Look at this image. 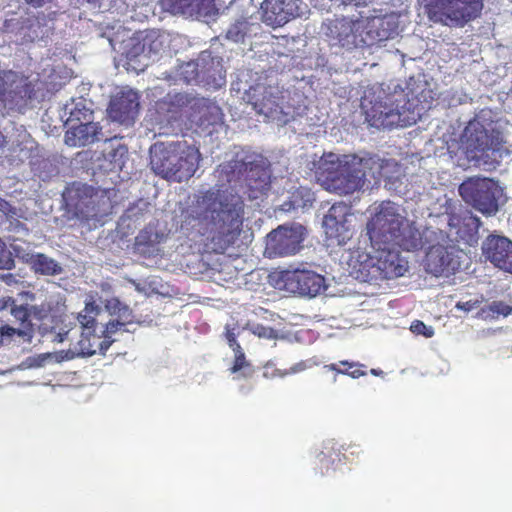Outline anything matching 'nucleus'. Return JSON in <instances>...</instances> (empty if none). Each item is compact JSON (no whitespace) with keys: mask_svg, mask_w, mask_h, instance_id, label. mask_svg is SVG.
Listing matches in <instances>:
<instances>
[{"mask_svg":"<svg viewBox=\"0 0 512 512\" xmlns=\"http://www.w3.org/2000/svg\"><path fill=\"white\" fill-rule=\"evenodd\" d=\"M308 166L318 182L328 191L339 195L363 188L368 176L376 182L384 179L385 188L399 195L407 193L405 175L395 160H383L376 155L325 153L313 155Z\"/></svg>","mask_w":512,"mask_h":512,"instance_id":"f257e3e1","label":"nucleus"},{"mask_svg":"<svg viewBox=\"0 0 512 512\" xmlns=\"http://www.w3.org/2000/svg\"><path fill=\"white\" fill-rule=\"evenodd\" d=\"M244 220L242 197L232 190L210 189L193 196L181 210L180 229L192 239L202 237L223 251L235 242Z\"/></svg>","mask_w":512,"mask_h":512,"instance_id":"f03ea898","label":"nucleus"},{"mask_svg":"<svg viewBox=\"0 0 512 512\" xmlns=\"http://www.w3.org/2000/svg\"><path fill=\"white\" fill-rule=\"evenodd\" d=\"M431 91L413 77L405 88L395 82L374 85L364 92L361 108L377 129L411 126L431 107Z\"/></svg>","mask_w":512,"mask_h":512,"instance_id":"7ed1b4c3","label":"nucleus"},{"mask_svg":"<svg viewBox=\"0 0 512 512\" xmlns=\"http://www.w3.org/2000/svg\"><path fill=\"white\" fill-rule=\"evenodd\" d=\"M367 234L372 247L397 245L404 251L414 252L423 249L425 239L435 238L439 232L432 227L420 230L414 220L408 219L404 207L393 201H382L371 209Z\"/></svg>","mask_w":512,"mask_h":512,"instance_id":"20e7f679","label":"nucleus"},{"mask_svg":"<svg viewBox=\"0 0 512 512\" xmlns=\"http://www.w3.org/2000/svg\"><path fill=\"white\" fill-rule=\"evenodd\" d=\"M232 90L242 93V100L251 104L256 113L279 126L286 125L302 112L300 105L295 106L286 101L289 99L288 92L282 91L271 81L268 82L267 78L263 79L251 70H243L237 74Z\"/></svg>","mask_w":512,"mask_h":512,"instance_id":"39448f33","label":"nucleus"},{"mask_svg":"<svg viewBox=\"0 0 512 512\" xmlns=\"http://www.w3.org/2000/svg\"><path fill=\"white\" fill-rule=\"evenodd\" d=\"M384 244L372 247V253L353 252L349 256V274L360 282H376L402 277L409 269L408 260L395 248Z\"/></svg>","mask_w":512,"mask_h":512,"instance_id":"423d86ee","label":"nucleus"},{"mask_svg":"<svg viewBox=\"0 0 512 512\" xmlns=\"http://www.w3.org/2000/svg\"><path fill=\"white\" fill-rule=\"evenodd\" d=\"M199 149L186 141L156 142L150 148L152 171L163 179L182 182L198 169Z\"/></svg>","mask_w":512,"mask_h":512,"instance_id":"0eeeda50","label":"nucleus"},{"mask_svg":"<svg viewBox=\"0 0 512 512\" xmlns=\"http://www.w3.org/2000/svg\"><path fill=\"white\" fill-rule=\"evenodd\" d=\"M459 150L469 161L497 160L512 153V145L507 144L497 125L482 124L478 119L471 120L461 137Z\"/></svg>","mask_w":512,"mask_h":512,"instance_id":"6e6552de","label":"nucleus"},{"mask_svg":"<svg viewBox=\"0 0 512 512\" xmlns=\"http://www.w3.org/2000/svg\"><path fill=\"white\" fill-rule=\"evenodd\" d=\"M435 230L439 235L423 242V248H428L425 270L435 277H449L460 268L463 253L456 246L448 244L447 236L441 229Z\"/></svg>","mask_w":512,"mask_h":512,"instance_id":"1a4fd4ad","label":"nucleus"},{"mask_svg":"<svg viewBox=\"0 0 512 512\" xmlns=\"http://www.w3.org/2000/svg\"><path fill=\"white\" fill-rule=\"evenodd\" d=\"M321 34L332 48L349 51L367 46L363 17L327 19L322 23Z\"/></svg>","mask_w":512,"mask_h":512,"instance_id":"9d476101","label":"nucleus"},{"mask_svg":"<svg viewBox=\"0 0 512 512\" xmlns=\"http://www.w3.org/2000/svg\"><path fill=\"white\" fill-rule=\"evenodd\" d=\"M458 190L467 204L487 216L497 213L503 197V188L490 178H468L461 183Z\"/></svg>","mask_w":512,"mask_h":512,"instance_id":"9b49d317","label":"nucleus"},{"mask_svg":"<svg viewBox=\"0 0 512 512\" xmlns=\"http://www.w3.org/2000/svg\"><path fill=\"white\" fill-rule=\"evenodd\" d=\"M428 15L434 22L447 26H463L476 18L482 8V0H423Z\"/></svg>","mask_w":512,"mask_h":512,"instance_id":"f8f14e48","label":"nucleus"},{"mask_svg":"<svg viewBox=\"0 0 512 512\" xmlns=\"http://www.w3.org/2000/svg\"><path fill=\"white\" fill-rule=\"evenodd\" d=\"M180 81L186 84H203L213 89L225 84V71L219 58L209 51H202L196 61L182 64L177 72Z\"/></svg>","mask_w":512,"mask_h":512,"instance_id":"ddd939ff","label":"nucleus"},{"mask_svg":"<svg viewBox=\"0 0 512 512\" xmlns=\"http://www.w3.org/2000/svg\"><path fill=\"white\" fill-rule=\"evenodd\" d=\"M34 93L32 82L14 71H0V112L3 109L21 112Z\"/></svg>","mask_w":512,"mask_h":512,"instance_id":"4468645a","label":"nucleus"},{"mask_svg":"<svg viewBox=\"0 0 512 512\" xmlns=\"http://www.w3.org/2000/svg\"><path fill=\"white\" fill-rule=\"evenodd\" d=\"M100 313V307L96 304L93 296H88L85 300L84 309L78 313L77 321L81 325L79 328V338L70 344L67 350L56 352L54 357L57 362L70 361L75 358H86L96 354V350H88V332H91L97 315Z\"/></svg>","mask_w":512,"mask_h":512,"instance_id":"2eb2a0df","label":"nucleus"},{"mask_svg":"<svg viewBox=\"0 0 512 512\" xmlns=\"http://www.w3.org/2000/svg\"><path fill=\"white\" fill-rule=\"evenodd\" d=\"M305 228L301 224L279 226L267 236L265 255L269 258L296 254L304 240Z\"/></svg>","mask_w":512,"mask_h":512,"instance_id":"dca6fc26","label":"nucleus"},{"mask_svg":"<svg viewBox=\"0 0 512 512\" xmlns=\"http://www.w3.org/2000/svg\"><path fill=\"white\" fill-rule=\"evenodd\" d=\"M128 33L123 31V35H121L118 31L113 37L109 38L110 45L114 51L120 53L124 58L123 66L128 71H144L148 66V56L145 53L142 33L125 38V34Z\"/></svg>","mask_w":512,"mask_h":512,"instance_id":"f3484780","label":"nucleus"},{"mask_svg":"<svg viewBox=\"0 0 512 512\" xmlns=\"http://www.w3.org/2000/svg\"><path fill=\"white\" fill-rule=\"evenodd\" d=\"M353 214L346 204H334L323 219V228L328 239L344 245L353 236Z\"/></svg>","mask_w":512,"mask_h":512,"instance_id":"a211bd4d","label":"nucleus"},{"mask_svg":"<svg viewBox=\"0 0 512 512\" xmlns=\"http://www.w3.org/2000/svg\"><path fill=\"white\" fill-rule=\"evenodd\" d=\"M261 9L264 23L280 27L291 19L304 15L307 6L302 0H264Z\"/></svg>","mask_w":512,"mask_h":512,"instance_id":"6ab92c4d","label":"nucleus"},{"mask_svg":"<svg viewBox=\"0 0 512 512\" xmlns=\"http://www.w3.org/2000/svg\"><path fill=\"white\" fill-rule=\"evenodd\" d=\"M281 281L288 292L302 296L315 297L327 288L324 277L309 270L284 271Z\"/></svg>","mask_w":512,"mask_h":512,"instance_id":"aec40b11","label":"nucleus"},{"mask_svg":"<svg viewBox=\"0 0 512 512\" xmlns=\"http://www.w3.org/2000/svg\"><path fill=\"white\" fill-rule=\"evenodd\" d=\"M139 108V95L131 88H121L111 99L108 108L109 117L120 124L131 125Z\"/></svg>","mask_w":512,"mask_h":512,"instance_id":"412c9836","label":"nucleus"},{"mask_svg":"<svg viewBox=\"0 0 512 512\" xmlns=\"http://www.w3.org/2000/svg\"><path fill=\"white\" fill-rule=\"evenodd\" d=\"M367 46L393 39L400 33L399 15L391 13L384 16L363 17Z\"/></svg>","mask_w":512,"mask_h":512,"instance_id":"4be33fe9","label":"nucleus"},{"mask_svg":"<svg viewBox=\"0 0 512 512\" xmlns=\"http://www.w3.org/2000/svg\"><path fill=\"white\" fill-rule=\"evenodd\" d=\"M160 6L171 14L205 22L215 14L214 0H160Z\"/></svg>","mask_w":512,"mask_h":512,"instance_id":"5701e85b","label":"nucleus"},{"mask_svg":"<svg viewBox=\"0 0 512 512\" xmlns=\"http://www.w3.org/2000/svg\"><path fill=\"white\" fill-rule=\"evenodd\" d=\"M483 255L496 267L512 273V242L503 236L490 235L483 242Z\"/></svg>","mask_w":512,"mask_h":512,"instance_id":"b1692460","label":"nucleus"},{"mask_svg":"<svg viewBox=\"0 0 512 512\" xmlns=\"http://www.w3.org/2000/svg\"><path fill=\"white\" fill-rule=\"evenodd\" d=\"M65 133V143L71 147H82L100 140L102 128L93 118L88 121L69 124Z\"/></svg>","mask_w":512,"mask_h":512,"instance_id":"393cba45","label":"nucleus"},{"mask_svg":"<svg viewBox=\"0 0 512 512\" xmlns=\"http://www.w3.org/2000/svg\"><path fill=\"white\" fill-rule=\"evenodd\" d=\"M10 146L6 148L5 137L0 133V156L8 158L11 163L23 162L28 159L34 147V142L24 129L17 130V139H10Z\"/></svg>","mask_w":512,"mask_h":512,"instance_id":"a878e982","label":"nucleus"},{"mask_svg":"<svg viewBox=\"0 0 512 512\" xmlns=\"http://www.w3.org/2000/svg\"><path fill=\"white\" fill-rule=\"evenodd\" d=\"M51 29L52 27L44 14L29 16L21 21L17 35L22 44L31 43L47 38Z\"/></svg>","mask_w":512,"mask_h":512,"instance_id":"bb28decb","label":"nucleus"},{"mask_svg":"<svg viewBox=\"0 0 512 512\" xmlns=\"http://www.w3.org/2000/svg\"><path fill=\"white\" fill-rule=\"evenodd\" d=\"M192 108L195 109L193 121L200 127L207 129L210 126L221 125L223 122V113L221 108L213 101L206 98H196L193 100Z\"/></svg>","mask_w":512,"mask_h":512,"instance_id":"cd10ccee","label":"nucleus"},{"mask_svg":"<svg viewBox=\"0 0 512 512\" xmlns=\"http://www.w3.org/2000/svg\"><path fill=\"white\" fill-rule=\"evenodd\" d=\"M18 257L29 265L35 273L43 276H56L63 272L62 265L54 258L38 252H18Z\"/></svg>","mask_w":512,"mask_h":512,"instance_id":"c85d7f7f","label":"nucleus"},{"mask_svg":"<svg viewBox=\"0 0 512 512\" xmlns=\"http://www.w3.org/2000/svg\"><path fill=\"white\" fill-rule=\"evenodd\" d=\"M193 100L194 99H190L189 96L184 93H169L162 101L156 104V112L160 115L159 123L167 122L171 124L177 122L179 118V108L187 104H191L192 106Z\"/></svg>","mask_w":512,"mask_h":512,"instance_id":"c756f323","label":"nucleus"},{"mask_svg":"<svg viewBox=\"0 0 512 512\" xmlns=\"http://www.w3.org/2000/svg\"><path fill=\"white\" fill-rule=\"evenodd\" d=\"M237 334L234 329L226 327L225 338L228 342L229 347L234 353L233 365L230 368V372L236 374L235 378H250L254 374L255 370L252 364L246 359L245 353L239 343L236 341Z\"/></svg>","mask_w":512,"mask_h":512,"instance_id":"7c9ffc66","label":"nucleus"},{"mask_svg":"<svg viewBox=\"0 0 512 512\" xmlns=\"http://www.w3.org/2000/svg\"><path fill=\"white\" fill-rule=\"evenodd\" d=\"M92 118L93 111L83 98L71 99L64 105L61 112V119L64 120L66 126L85 122Z\"/></svg>","mask_w":512,"mask_h":512,"instance_id":"2f4dec72","label":"nucleus"},{"mask_svg":"<svg viewBox=\"0 0 512 512\" xmlns=\"http://www.w3.org/2000/svg\"><path fill=\"white\" fill-rule=\"evenodd\" d=\"M246 184L249 190V198L257 199L269 189L270 174L266 169L253 166L246 177Z\"/></svg>","mask_w":512,"mask_h":512,"instance_id":"473e14b6","label":"nucleus"},{"mask_svg":"<svg viewBox=\"0 0 512 512\" xmlns=\"http://www.w3.org/2000/svg\"><path fill=\"white\" fill-rule=\"evenodd\" d=\"M78 334L79 328L73 321L67 319H62L59 323L52 326L49 331L42 332L43 336H46L51 342L58 344L65 341L72 343Z\"/></svg>","mask_w":512,"mask_h":512,"instance_id":"72a5a7b5","label":"nucleus"},{"mask_svg":"<svg viewBox=\"0 0 512 512\" xmlns=\"http://www.w3.org/2000/svg\"><path fill=\"white\" fill-rule=\"evenodd\" d=\"M314 196L309 189L300 187L295 190L288 201H284L279 210L282 212H291L297 209H305L312 205Z\"/></svg>","mask_w":512,"mask_h":512,"instance_id":"f704fd0d","label":"nucleus"},{"mask_svg":"<svg viewBox=\"0 0 512 512\" xmlns=\"http://www.w3.org/2000/svg\"><path fill=\"white\" fill-rule=\"evenodd\" d=\"M143 42L145 44V53L148 56V64L150 61H154L158 55L164 50L165 36L156 32L151 31L142 34Z\"/></svg>","mask_w":512,"mask_h":512,"instance_id":"c9c22d12","label":"nucleus"},{"mask_svg":"<svg viewBox=\"0 0 512 512\" xmlns=\"http://www.w3.org/2000/svg\"><path fill=\"white\" fill-rule=\"evenodd\" d=\"M512 314V306L503 301H493L482 307L477 313V317L483 320H495L500 316L507 317Z\"/></svg>","mask_w":512,"mask_h":512,"instance_id":"e433bc0d","label":"nucleus"},{"mask_svg":"<svg viewBox=\"0 0 512 512\" xmlns=\"http://www.w3.org/2000/svg\"><path fill=\"white\" fill-rule=\"evenodd\" d=\"M252 28L253 25L249 24L246 19L237 20L228 28L226 37L235 43L243 42L245 37L253 31Z\"/></svg>","mask_w":512,"mask_h":512,"instance_id":"4c0bfd02","label":"nucleus"},{"mask_svg":"<svg viewBox=\"0 0 512 512\" xmlns=\"http://www.w3.org/2000/svg\"><path fill=\"white\" fill-rule=\"evenodd\" d=\"M105 308L111 316H116V319L132 322V310L129 306L120 302L119 299L111 298L107 300Z\"/></svg>","mask_w":512,"mask_h":512,"instance_id":"58836bf2","label":"nucleus"},{"mask_svg":"<svg viewBox=\"0 0 512 512\" xmlns=\"http://www.w3.org/2000/svg\"><path fill=\"white\" fill-rule=\"evenodd\" d=\"M88 350H96V354H105L108 348L113 343V339H109V337H105L104 334L96 333V329L93 326L91 332H88Z\"/></svg>","mask_w":512,"mask_h":512,"instance_id":"ea45409f","label":"nucleus"},{"mask_svg":"<svg viewBox=\"0 0 512 512\" xmlns=\"http://www.w3.org/2000/svg\"><path fill=\"white\" fill-rule=\"evenodd\" d=\"M319 365V362L315 358H310L307 360L300 361L293 366H291L288 370H284V372L279 373L280 377H286L287 375L297 374L303 372L307 369H310L314 366Z\"/></svg>","mask_w":512,"mask_h":512,"instance_id":"a19ab883","label":"nucleus"},{"mask_svg":"<svg viewBox=\"0 0 512 512\" xmlns=\"http://www.w3.org/2000/svg\"><path fill=\"white\" fill-rule=\"evenodd\" d=\"M17 335L20 338H27L28 340L31 339V330L30 329H16L13 327H10L8 325H4L0 327V344L3 342V338L5 337H13Z\"/></svg>","mask_w":512,"mask_h":512,"instance_id":"79ce46f5","label":"nucleus"},{"mask_svg":"<svg viewBox=\"0 0 512 512\" xmlns=\"http://www.w3.org/2000/svg\"><path fill=\"white\" fill-rule=\"evenodd\" d=\"M10 313L11 315L22 324L28 322L29 315V305H16L14 302L10 305Z\"/></svg>","mask_w":512,"mask_h":512,"instance_id":"37998d69","label":"nucleus"},{"mask_svg":"<svg viewBox=\"0 0 512 512\" xmlns=\"http://www.w3.org/2000/svg\"><path fill=\"white\" fill-rule=\"evenodd\" d=\"M14 267V260L11 252L8 251L4 243L0 240V270H10Z\"/></svg>","mask_w":512,"mask_h":512,"instance_id":"c03bdc74","label":"nucleus"},{"mask_svg":"<svg viewBox=\"0 0 512 512\" xmlns=\"http://www.w3.org/2000/svg\"><path fill=\"white\" fill-rule=\"evenodd\" d=\"M335 442L334 440H328L323 443V450L318 455L320 462H323L326 458L334 461L339 457V453L335 451Z\"/></svg>","mask_w":512,"mask_h":512,"instance_id":"a18cd8bd","label":"nucleus"},{"mask_svg":"<svg viewBox=\"0 0 512 512\" xmlns=\"http://www.w3.org/2000/svg\"><path fill=\"white\" fill-rule=\"evenodd\" d=\"M130 321H122L120 319L110 320L104 330H100V333L104 334L105 337H109L111 339V335L121 330L127 324H130Z\"/></svg>","mask_w":512,"mask_h":512,"instance_id":"49530a36","label":"nucleus"},{"mask_svg":"<svg viewBox=\"0 0 512 512\" xmlns=\"http://www.w3.org/2000/svg\"><path fill=\"white\" fill-rule=\"evenodd\" d=\"M410 330L416 335H423L426 338H430L434 335V329L431 326H426L422 321L416 320L411 326Z\"/></svg>","mask_w":512,"mask_h":512,"instance_id":"de8ad7c7","label":"nucleus"},{"mask_svg":"<svg viewBox=\"0 0 512 512\" xmlns=\"http://www.w3.org/2000/svg\"><path fill=\"white\" fill-rule=\"evenodd\" d=\"M251 332L258 336L259 338L264 339H273L275 338V331L270 327H265L260 324H253L250 327Z\"/></svg>","mask_w":512,"mask_h":512,"instance_id":"09e8293b","label":"nucleus"},{"mask_svg":"<svg viewBox=\"0 0 512 512\" xmlns=\"http://www.w3.org/2000/svg\"><path fill=\"white\" fill-rule=\"evenodd\" d=\"M83 193L84 195L86 196H89V201L88 202H85V201H79L77 203H75V208L81 212V213H84V207H88V205L90 203H93V196H92V193H93V188L92 187H89V186H86V185H82L81 188H77L76 190V193L80 196V193Z\"/></svg>","mask_w":512,"mask_h":512,"instance_id":"8fccbe9b","label":"nucleus"},{"mask_svg":"<svg viewBox=\"0 0 512 512\" xmlns=\"http://www.w3.org/2000/svg\"><path fill=\"white\" fill-rule=\"evenodd\" d=\"M126 154V147L119 145L117 148L113 149V152L110 154V161L113 162L115 166L121 167L123 165V158Z\"/></svg>","mask_w":512,"mask_h":512,"instance_id":"3c124183","label":"nucleus"},{"mask_svg":"<svg viewBox=\"0 0 512 512\" xmlns=\"http://www.w3.org/2000/svg\"><path fill=\"white\" fill-rule=\"evenodd\" d=\"M50 307L45 304L29 306V315L36 319H43L48 315Z\"/></svg>","mask_w":512,"mask_h":512,"instance_id":"603ef678","label":"nucleus"},{"mask_svg":"<svg viewBox=\"0 0 512 512\" xmlns=\"http://www.w3.org/2000/svg\"><path fill=\"white\" fill-rule=\"evenodd\" d=\"M339 364L343 365V366H347L349 369H353L349 373H347V375L354 379L364 376L366 374L365 371H363L359 368L361 365L358 363L348 362V361H340Z\"/></svg>","mask_w":512,"mask_h":512,"instance_id":"864d4df0","label":"nucleus"},{"mask_svg":"<svg viewBox=\"0 0 512 512\" xmlns=\"http://www.w3.org/2000/svg\"><path fill=\"white\" fill-rule=\"evenodd\" d=\"M281 372H284V370L275 368L273 363L269 361L264 365L263 377L266 379H273L275 377H280L279 373Z\"/></svg>","mask_w":512,"mask_h":512,"instance_id":"5fc2aeb1","label":"nucleus"},{"mask_svg":"<svg viewBox=\"0 0 512 512\" xmlns=\"http://www.w3.org/2000/svg\"><path fill=\"white\" fill-rule=\"evenodd\" d=\"M452 205V202L446 197H444L443 203L441 204V208H443V211L438 212V215H446V220L449 226H454V223H452V218L449 215Z\"/></svg>","mask_w":512,"mask_h":512,"instance_id":"6e6d98bb","label":"nucleus"},{"mask_svg":"<svg viewBox=\"0 0 512 512\" xmlns=\"http://www.w3.org/2000/svg\"><path fill=\"white\" fill-rule=\"evenodd\" d=\"M0 281L4 282L8 286H13L19 283V276L10 272H0Z\"/></svg>","mask_w":512,"mask_h":512,"instance_id":"4d7b16f0","label":"nucleus"},{"mask_svg":"<svg viewBox=\"0 0 512 512\" xmlns=\"http://www.w3.org/2000/svg\"><path fill=\"white\" fill-rule=\"evenodd\" d=\"M465 225L468 226L471 230H473L475 233L478 232L481 222L480 219L477 216L470 215L464 219Z\"/></svg>","mask_w":512,"mask_h":512,"instance_id":"13d9d810","label":"nucleus"},{"mask_svg":"<svg viewBox=\"0 0 512 512\" xmlns=\"http://www.w3.org/2000/svg\"><path fill=\"white\" fill-rule=\"evenodd\" d=\"M478 305H479L478 300H474V301L469 300V301H465V302H458L456 304V308L463 310L465 312H469V311H472L473 309L477 308Z\"/></svg>","mask_w":512,"mask_h":512,"instance_id":"bf43d9fd","label":"nucleus"},{"mask_svg":"<svg viewBox=\"0 0 512 512\" xmlns=\"http://www.w3.org/2000/svg\"><path fill=\"white\" fill-rule=\"evenodd\" d=\"M11 206L8 202L0 198V224L10 214Z\"/></svg>","mask_w":512,"mask_h":512,"instance_id":"052dcab7","label":"nucleus"},{"mask_svg":"<svg viewBox=\"0 0 512 512\" xmlns=\"http://www.w3.org/2000/svg\"><path fill=\"white\" fill-rule=\"evenodd\" d=\"M27 5L33 8H42L49 4L52 0H23Z\"/></svg>","mask_w":512,"mask_h":512,"instance_id":"680f3d73","label":"nucleus"},{"mask_svg":"<svg viewBox=\"0 0 512 512\" xmlns=\"http://www.w3.org/2000/svg\"><path fill=\"white\" fill-rule=\"evenodd\" d=\"M325 368H327L331 371H336L337 373H340V374H345V375H347V373L350 372L349 369H346V370L339 369L338 364H336V363L325 365Z\"/></svg>","mask_w":512,"mask_h":512,"instance_id":"e2e57ef3","label":"nucleus"},{"mask_svg":"<svg viewBox=\"0 0 512 512\" xmlns=\"http://www.w3.org/2000/svg\"><path fill=\"white\" fill-rule=\"evenodd\" d=\"M130 283L135 287V289L140 292V293H144L146 294L147 293V289H146V286L145 285H142L138 282H136L135 280H130Z\"/></svg>","mask_w":512,"mask_h":512,"instance_id":"0e129e2a","label":"nucleus"},{"mask_svg":"<svg viewBox=\"0 0 512 512\" xmlns=\"http://www.w3.org/2000/svg\"><path fill=\"white\" fill-rule=\"evenodd\" d=\"M15 230L17 232H23L24 234L28 233V229L20 222L16 223Z\"/></svg>","mask_w":512,"mask_h":512,"instance_id":"69168bd1","label":"nucleus"},{"mask_svg":"<svg viewBox=\"0 0 512 512\" xmlns=\"http://www.w3.org/2000/svg\"><path fill=\"white\" fill-rule=\"evenodd\" d=\"M382 373H383L382 371H379V370H376V369H371V374H373V375L378 376V375H380Z\"/></svg>","mask_w":512,"mask_h":512,"instance_id":"338daca9","label":"nucleus"}]
</instances>
